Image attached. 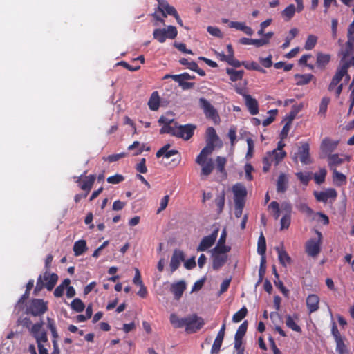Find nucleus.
<instances>
[{
	"label": "nucleus",
	"mask_w": 354,
	"mask_h": 354,
	"mask_svg": "<svg viewBox=\"0 0 354 354\" xmlns=\"http://www.w3.org/2000/svg\"><path fill=\"white\" fill-rule=\"evenodd\" d=\"M336 351L339 354H349L343 339H339V341L336 342Z\"/></svg>",
	"instance_id": "nucleus-47"
},
{
	"label": "nucleus",
	"mask_w": 354,
	"mask_h": 354,
	"mask_svg": "<svg viewBox=\"0 0 354 354\" xmlns=\"http://www.w3.org/2000/svg\"><path fill=\"white\" fill-rule=\"evenodd\" d=\"M30 292L25 291L24 294L19 298L18 300L15 308H18L19 310L24 308V304L25 301L29 297Z\"/></svg>",
	"instance_id": "nucleus-56"
},
{
	"label": "nucleus",
	"mask_w": 354,
	"mask_h": 354,
	"mask_svg": "<svg viewBox=\"0 0 354 354\" xmlns=\"http://www.w3.org/2000/svg\"><path fill=\"white\" fill-rule=\"evenodd\" d=\"M158 3V10L162 13L164 17L167 15L174 16L176 12V8L169 5L167 0H157Z\"/></svg>",
	"instance_id": "nucleus-16"
},
{
	"label": "nucleus",
	"mask_w": 354,
	"mask_h": 354,
	"mask_svg": "<svg viewBox=\"0 0 354 354\" xmlns=\"http://www.w3.org/2000/svg\"><path fill=\"white\" fill-rule=\"evenodd\" d=\"M337 142H332L330 139L324 138L321 144L322 153H320V158H324L330 152L333 151L337 147Z\"/></svg>",
	"instance_id": "nucleus-17"
},
{
	"label": "nucleus",
	"mask_w": 354,
	"mask_h": 354,
	"mask_svg": "<svg viewBox=\"0 0 354 354\" xmlns=\"http://www.w3.org/2000/svg\"><path fill=\"white\" fill-rule=\"evenodd\" d=\"M124 180V177L121 174H115L114 176H109L107 178V182L111 184H118Z\"/></svg>",
	"instance_id": "nucleus-54"
},
{
	"label": "nucleus",
	"mask_w": 354,
	"mask_h": 354,
	"mask_svg": "<svg viewBox=\"0 0 354 354\" xmlns=\"http://www.w3.org/2000/svg\"><path fill=\"white\" fill-rule=\"evenodd\" d=\"M227 55L223 53V61L227 62L230 65L234 68L240 67V61L236 59L234 57V50L232 45L227 46Z\"/></svg>",
	"instance_id": "nucleus-20"
},
{
	"label": "nucleus",
	"mask_w": 354,
	"mask_h": 354,
	"mask_svg": "<svg viewBox=\"0 0 354 354\" xmlns=\"http://www.w3.org/2000/svg\"><path fill=\"white\" fill-rule=\"evenodd\" d=\"M330 60V55L328 54H324L322 53H317V65L321 68H324L325 66L329 63Z\"/></svg>",
	"instance_id": "nucleus-28"
},
{
	"label": "nucleus",
	"mask_w": 354,
	"mask_h": 354,
	"mask_svg": "<svg viewBox=\"0 0 354 354\" xmlns=\"http://www.w3.org/2000/svg\"><path fill=\"white\" fill-rule=\"evenodd\" d=\"M295 10V5L290 4L282 12V15L286 17L288 20H290L293 17Z\"/></svg>",
	"instance_id": "nucleus-48"
},
{
	"label": "nucleus",
	"mask_w": 354,
	"mask_h": 354,
	"mask_svg": "<svg viewBox=\"0 0 354 354\" xmlns=\"http://www.w3.org/2000/svg\"><path fill=\"white\" fill-rule=\"evenodd\" d=\"M319 299L317 295L312 294L306 299V305L310 313L316 311L319 308Z\"/></svg>",
	"instance_id": "nucleus-24"
},
{
	"label": "nucleus",
	"mask_w": 354,
	"mask_h": 354,
	"mask_svg": "<svg viewBox=\"0 0 354 354\" xmlns=\"http://www.w3.org/2000/svg\"><path fill=\"white\" fill-rule=\"evenodd\" d=\"M71 306L73 310L77 313L82 312L85 308L84 304L79 298L74 299L71 304Z\"/></svg>",
	"instance_id": "nucleus-40"
},
{
	"label": "nucleus",
	"mask_w": 354,
	"mask_h": 354,
	"mask_svg": "<svg viewBox=\"0 0 354 354\" xmlns=\"http://www.w3.org/2000/svg\"><path fill=\"white\" fill-rule=\"evenodd\" d=\"M170 322L176 328H185V332L189 334L197 332L204 325L203 319L196 315L180 318L175 314H171Z\"/></svg>",
	"instance_id": "nucleus-2"
},
{
	"label": "nucleus",
	"mask_w": 354,
	"mask_h": 354,
	"mask_svg": "<svg viewBox=\"0 0 354 354\" xmlns=\"http://www.w3.org/2000/svg\"><path fill=\"white\" fill-rule=\"evenodd\" d=\"M232 192L234 193V204L245 203V198L247 196L248 192L243 185L241 183L234 185L232 187Z\"/></svg>",
	"instance_id": "nucleus-10"
},
{
	"label": "nucleus",
	"mask_w": 354,
	"mask_h": 354,
	"mask_svg": "<svg viewBox=\"0 0 354 354\" xmlns=\"http://www.w3.org/2000/svg\"><path fill=\"white\" fill-rule=\"evenodd\" d=\"M178 35L177 28L171 25L164 28H156L153 30V39L160 43H164L167 39H174Z\"/></svg>",
	"instance_id": "nucleus-4"
},
{
	"label": "nucleus",
	"mask_w": 354,
	"mask_h": 354,
	"mask_svg": "<svg viewBox=\"0 0 354 354\" xmlns=\"http://www.w3.org/2000/svg\"><path fill=\"white\" fill-rule=\"evenodd\" d=\"M126 155H127V153H124V152L117 153V154H112V155L108 156L106 158H104V160H107L109 162H116V161L119 160L120 158L125 157Z\"/></svg>",
	"instance_id": "nucleus-53"
},
{
	"label": "nucleus",
	"mask_w": 354,
	"mask_h": 354,
	"mask_svg": "<svg viewBox=\"0 0 354 354\" xmlns=\"http://www.w3.org/2000/svg\"><path fill=\"white\" fill-rule=\"evenodd\" d=\"M247 144H248V152L245 156V158L248 160L252 158L254 150V141L252 138H247Z\"/></svg>",
	"instance_id": "nucleus-45"
},
{
	"label": "nucleus",
	"mask_w": 354,
	"mask_h": 354,
	"mask_svg": "<svg viewBox=\"0 0 354 354\" xmlns=\"http://www.w3.org/2000/svg\"><path fill=\"white\" fill-rule=\"evenodd\" d=\"M302 107H303V105L301 104L298 106H295V105L293 106L292 107V110H291L290 113L286 118V120H287L286 122L292 124V120L295 118L297 113L301 111Z\"/></svg>",
	"instance_id": "nucleus-39"
},
{
	"label": "nucleus",
	"mask_w": 354,
	"mask_h": 354,
	"mask_svg": "<svg viewBox=\"0 0 354 354\" xmlns=\"http://www.w3.org/2000/svg\"><path fill=\"white\" fill-rule=\"evenodd\" d=\"M53 259L52 254H48L45 259L46 272L44 275L40 274L37 280L36 286L33 293L37 295L45 286L48 291L53 289L58 281V275L55 273L50 274L49 270Z\"/></svg>",
	"instance_id": "nucleus-3"
},
{
	"label": "nucleus",
	"mask_w": 354,
	"mask_h": 354,
	"mask_svg": "<svg viewBox=\"0 0 354 354\" xmlns=\"http://www.w3.org/2000/svg\"><path fill=\"white\" fill-rule=\"evenodd\" d=\"M269 208H271L274 211V217L277 220L280 216L279 204L277 201H272L269 205Z\"/></svg>",
	"instance_id": "nucleus-57"
},
{
	"label": "nucleus",
	"mask_w": 354,
	"mask_h": 354,
	"mask_svg": "<svg viewBox=\"0 0 354 354\" xmlns=\"http://www.w3.org/2000/svg\"><path fill=\"white\" fill-rule=\"evenodd\" d=\"M257 251L259 254H266V239L262 232L261 233L259 237Z\"/></svg>",
	"instance_id": "nucleus-42"
},
{
	"label": "nucleus",
	"mask_w": 354,
	"mask_h": 354,
	"mask_svg": "<svg viewBox=\"0 0 354 354\" xmlns=\"http://www.w3.org/2000/svg\"><path fill=\"white\" fill-rule=\"evenodd\" d=\"M171 145L170 144H166L162 147H161L157 152H156V157L160 158L163 156L164 158L168 159L171 158L173 156L177 155L176 158H174L172 160V162H175L176 165L178 164L181 160L180 155L178 150L176 149H171L169 150Z\"/></svg>",
	"instance_id": "nucleus-9"
},
{
	"label": "nucleus",
	"mask_w": 354,
	"mask_h": 354,
	"mask_svg": "<svg viewBox=\"0 0 354 354\" xmlns=\"http://www.w3.org/2000/svg\"><path fill=\"white\" fill-rule=\"evenodd\" d=\"M48 310V302L42 299H32L29 301L27 313L33 316H41Z\"/></svg>",
	"instance_id": "nucleus-6"
},
{
	"label": "nucleus",
	"mask_w": 354,
	"mask_h": 354,
	"mask_svg": "<svg viewBox=\"0 0 354 354\" xmlns=\"http://www.w3.org/2000/svg\"><path fill=\"white\" fill-rule=\"evenodd\" d=\"M218 230H215L210 235L205 236L197 248V251H205L215 243Z\"/></svg>",
	"instance_id": "nucleus-13"
},
{
	"label": "nucleus",
	"mask_w": 354,
	"mask_h": 354,
	"mask_svg": "<svg viewBox=\"0 0 354 354\" xmlns=\"http://www.w3.org/2000/svg\"><path fill=\"white\" fill-rule=\"evenodd\" d=\"M328 165L331 169H334V166L339 165L343 162V159L340 158L338 154L328 155Z\"/></svg>",
	"instance_id": "nucleus-41"
},
{
	"label": "nucleus",
	"mask_w": 354,
	"mask_h": 354,
	"mask_svg": "<svg viewBox=\"0 0 354 354\" xmlns=\"http://www.w3.org/2000/svg\"><path fill=\"white\" fill-rule=\"evenodd\" d=\"M296 176L301 183L306 185H308L310 179L309 174H304L302 172L296 173Z\"/></svg>",
	"instance_id": "nucleus-63"
},
{
	"label": "nucleus",
	"mask_w": 354,
	"mask_h": 354,
	"mask_svg": "<svg viewBox=\"0 0 354 354\" xmlns=\"http://www.w3.org/2000/svg\"><path fill=\"white\" fill-rule=\"evenodd\" d=\"M135 149H136V151L133 153V156L141 154L145 150V145H140L138 141H134L131 145L128 147V149L133 150Z\"/></svg>",
	"instance_id": "nucleus-43"
},
{
	"label": "nucleus",
	"mask_w": 354,
	"mask_h": 354,
	"mask_svg": "<svg viewBox=\"0 0 354 354\" xmlns=\"http://www.w3.org/2000/svg\"><path fill=\"white\" fill-rule=\"evenodd\" d=\"M86 242L85 240H79L74 243L73 252L75 256L82 255L86 250Z\"/></svg>",
	"instance_id": "nucleus-29"
},
{
	"label": "nucleus",
	"mask_w": 354,
	"mask_h": 354,
	"mask_svg": "<svg viewBox=\"0 0 354 354\" xmlns=\"http://www.w3.org/2000/svg\"><path fill=\"white\" fill-rule=\"evenodd\" d=\"M317 41V37L315 35H310L305 43V48L306 50H311L313 49L315 46L316 45Z\"/></svg>",
	"instance_id": "nucleus-46"
},
{
	"label": "nucleus",
	"mask_w": 354,
	"mask_h": 354,
	"mask_svg": "<svg viewBox=\"0 0 354 354\" xmlns=\"http://www.w3.org/2000/svg\"><path fill=\"white\" fill-rule=\"evenodd\" d=\"M221 267V236L214 249L213 268L218 270Z\"/></svg>",
	"instance_id": "nucleus-19"
},
{
	"label": "nucleus",
	"mask_w": 354,
	"mask_h": 354,
	"mask_svg": "<svg viewBox=\"0 0 354 354\" xmlns=\"http://www.w3.org/2000/svg\"><path fill=\"white\" fill-rule=\"evenodd\" d=\"M297 207L299 211L304 213H306L308 216L313 214V211L310 208L306 203H299L297 205Z\"/></svg>",
	"instance_id": "nucleus-59"
},
{
	"label": "nucleus",
	"mask_w": 354,
	"mask_h": 354,
	"mask_svg": "<svg viewBox=\"0 0 354 354\" xmlns=\"http://www.w3.org/2000/svg\"><path fill=\"white\" fill-rule=\"evenodd\" d=\"M245 104L251 115H254L259 113L258 102L250 95H243Z\"/></svg>",
	"instance_id": "nucleus-18"
},
{
	"label": "nucleus",
	"mask_w": 354,
	"mask_h": 354,
	"mask_svg": "<svg viewBox=\"0 0 354 354\" xmlns=\"http://www.w3.org/2000/svg\"><path fill=\"white\" fill-rule=\"evenodd\" d=\"M347 37L348 41L346 43V49L342 52L343 57L341 59V62H344L347 57L354 53V34H350V32H348Z\"/></svg>",
	"instance_id": "nucleus-23"
},
{
	"label": "nucleus",
	"mask_w": 354,
	"mask_h": 354,
	"mask_svg": "<svg viewBox=\"0 0 354 354\" xmlns=\"http://www.w3.org/2000/svg\"><path fill=\"white\" fill-rule=\"evenodd\" d=\"M333 180L337 186H341L346 181V177L344 174L337 171L336 169H333Z\"/></svg>",
	"instance_id": "nucleus-35"
},
{
	"label": "nucleus",
	"mask_w": 354,
	"mask_h": 354,
	"mask_svg": "<svg viewBox=\"0 0 354 354\" xmlns=\"http://www.w3.org/2000/svg\"><path fill=\"white\" fill-rule=\"evenodd\" d=\"M326 175V170L325 169H322L320 170V175L317 174H315L314 178L316 183L320 185L324 182L325 177Z\"/></svg>",
	"instance_id": "nucleus-55"
},
{
	"label": "nucleus",
	"mask_w": 354,
	"mask_h": 354,
	"mask_svg": "<svg viewBox=\"0 0 354 354\" xmlns=\"http://www.w3.org/2000/svg\"><path fill=\"white\" fill-rule=\"evenodd\" d=\"M219 140L214 128L210 127L206 130L205 147L201 150L196 158V163L201 167V177L209 176L214 169V162L212 158H208L211 155Z\"/></svg>",
	"instance_id": "nucleus-1"
},
{
	"label": "nucleus",
	"mask_w": 354,
	"mask_h": 354,
	"mask_svg": "<svg viewBox=\"0 0 354 354\" xmlns=\"http://www.w3.org/2000/svg\"><path fill=\"white\" fill-rule=\"evenodd\" d=\"M95 179L96 176L94 174H90L89 176H85L83 179L82 175L79 177H77L75 182L78 184L79 187L82 190L89 193L93 187Z\"/></svg>",
	"instance_id": "nucleus-11"
},
{
	"label": "nucleus",
	"mask_w": 354,
	"mask_h": 354,
	"mask_svg": "<svg viewBox=\"0 0 354 354\" xmlns=\"http://www.w3.org/2000/svg\"><path fill=\"white\" fill-rule=\"evenodd\" d=\"M198 103L199 107L203 111L206 118L212 120L214 123H218L220 117L214 106L204 97H201Z\"/></svg>",
	"instance_id": "nucleus-5"
},
{
	"label": "nucleus",
	"mask_w": 354,
	"mask_h": 354,
	"mask_svg": "<svg viewBox=\"0 0 354 354\" xmlns=\"http://www.w3.org/2000/svg\"><path fill=\"white\" fill-rule=\"evenodd\" d=\"M310 147L308 142H304L301 147H299L298 152L295 153L292 157V160L295 163L298 162V156H299L300 161L304 165H309L312 163L310 155Z\"/></svg>",
	"instance_id": "nucleus-8"
},
{
	"label": "nucleus",
	"mask_w": 354,
	"mask_h": 354,
	"mask_svg": "<svg viewBox=\"0 0 354 354\" xmlns=\"http://www.w3.org/2000/svg\"><path fill=\"white\" fill-rule=\"evenodd\" d=\"M221 347V329L218 331L217 336L212 346L211 354H218Z\"/></svg>",
	"instance_id": "nucleus-36"
},
{
	"label": "nucleus",
	"mask_w": 354,
	"mask_h": 354,
	"mask_svg": "<svg viewBox=\"0 0 354 354\" xmlns=\"http://www.w3.org/2000/svg\"><path fill=\"white\" fill-rule=\"evenodd\" d=\"M179 62L183 65L186 66L187 68L193 71L195 70L197 68V63L194 61H189L186 58H181L179 60Z\"/></svg>",
	"instance_id": "nucleus-52"
},
{
	"label": "nucleus",
	"mask_w": 354,
	"mask_h": 354,
	"mask_svg": "<svg viewBox=\"0 0 354 354\" xmlns=\"http://www.w3.org/2000/svg\"><path fill=\"white\" fill-rule=\"evenodd\" d=\"M243 66L245 68L248 70H254L257 71H260L261 73H266V71L260 67L259 64L255 62H252L251 63L247 62H240V66Z\"/></svg>",
	"instance_id": "nucleus-38"
},
{
	"label": "nucleus",
	"mask_w": 354,
	"mask_h": 354,
	"mask_svg": "<svg viewBox=\"0 0 354 354\" xmlns=\"http://www.w3.org/2000/svg\"><path fill=\"white\" fill-rule=\"evenodd\" d=\"M331 332L335 342L339 341V339H343L335 322H333Z\"/></svg>",
	"instance_id": "nucleus-62"
},
{
	"label": "nucleus",
	"mask_w": 354,
	"mask_h": 354,
	"mask_svg": "<svg viewBox=\"0 0 354 354\" xmlns=\"http://www.w3.org/2000/svg\"><path fill=\"white\" fill-rule=\"evenodd\" d=\"M321 243L311 239L306 243V252L308 256L316 257L321 250Z\"/></svg>",
	"instance_id": "nucleus-14"
},
{
	"label": "nucleus",
	"mask_w": 354,
	"mask_h": 354,
	"mask_svg": "<svg viewBox=\"0 0 354 354\" xmlns=\"http://www.w3.org/2000/svg\"><path fill=\"white\" fill-rule=\"evenodd\" d=\"M43 322L34 324L30 329V334L38 344L48 343L47 333L43 329Z\"/></svg>",
	"instance_id": "nucleus-7"
},
{
	"label": "nucleus",
	"mask_w": 354,
	"mask_h": 354,
	"mask_svg": "<svg viewBox=\"0 0 354 354\" xmlns=\"http://www.w3.org/2000/svg\"><path fill=\"white\" fill-rule=\"evenodd\" d=\"M136 170L140 174H146L147 172V167L146 166V159L141 158L140 162L136 164Z\"/></svg>",
	"instance_id": "nucleus-50"
},
{
	"label": "nucleus",
	"mask_w": 354,
	"mask_h": 354,
	"mask_svg": "<svg viewBox=\"0 0 354 354\" xmlns=\"http://www.w3.org/2000/svg\"><path fill=\"white\" fill-rule=\"evenodd\" d=\"M286 326L291 328L292 330L296 332H301V329L299 326H298L292 319L290 315L286 316Z\"/></svg>",
	"instance_id": "nucleus-44"
},
{
	"label": "nucleus",
	"mask_w": 354,
	"mask_h": 354,
	"mask_svg": "<svg viewBox=\"0 0 354 354\" xmlns=\"http://www.w3.org/2000/svg\"><path fill=\"white\" fill-rule=\"evenodd\" d=\"M186 289V283L184 281H180L171 286L170 290L174 294V298L178 300Z\"/></svg>",
	"instance_id": "nucleus-21"
},
{
	"label": "nucleus",
	"mask_w": 354,
	"mask_h": 354,
	"mask_svg": "<svg viewBox=\"0 0 354 354\" xmlns=\"http://www.w3.org/2000/svg\"><path fill=\"white\" fill-rule=\"evenodd\" d=\"M179 124L176 122H174L172 124L163 125L160 130V134L168 133L173 136L178 137Z\"/></svg>",
	"instance_id": "nucleus-25"
},
{
	"label": "nucleus",
	"mask_w": 354,
	"mask_h": 354,
	"mask_svg": "<svg viewBox=\"0 0 354 354\" xmlns=\"http://www.w3.org/2000/svg\"><path fill=\"white\" fill-rule=\"evenodd\" d=\"M248 328V322L245 321L238 328L235 337L237 339H243Z\"/></svg>",
	"instance_id": "nucleus-51"
},
{
	"label": "nucleus",
	"mask_w": 354,
	"mask_h": 354,
	"mask_svg": "<svg viewBox=\"0 0 354 354\" xmlns=\"http://www.w3.org/2000/svg\"><path fill=\"white\" fill-rule=\"evenodd\" d=\"M278 150L274 149L272 151L267 153V155L273 160L275 161V164L278 165L286 156V153L284 151L277 152Z\"/></svg>",
	"instance_id": "nucleus-32"
},
{
	"label": "nucleus",
	"mask_w": 354,
	"mask_h": 354,
	"mask_svg": "<svg viewBox=\"0 0 354 354\" xmlns=\"http://www.w3.org/2000/svg\"><path fill=\"white\" fill-rule=\"evenodd\" d=\"M223 23H228L230 28H236V30H242L243 26L245 23L230 21L228 19H223Z\"/></svg>",
	"instance_id": "nucleus-58"
},
{
	"label": "nucleus",
	"mask_w": 354,
	"mask_h": 354,
	"mask_svg": "<svg viewBox=\"0 0 354 354\" xmlns=\"http://www.w3.org/2000/svg\"><path fill=\"white\" fill-rule=\"evenodd\" d=\"M272 160L266 154V156H265L263 158V171L264 172H268L270 170V167L271 165V162Z\"/></svg>",
	"instance_id": "nucleus-64"
},
{
	"label": "nucleus",
	"mask_w": 354,
	"mask_h": 354,
	"mask_svg": "<svg viewBox=\"0 0 354 354\" xmlns=\"http://www.w3.org/2000/svg\"><path fill=\"white\" fill-rule=\"evenodd\" d=\"M275 249L277 251L280 263L283 266L286 267V263H291L292 259H291L290 257L288 255V254L285 250H281L279 247H277Z\"/></svg>",
	"instance_id": "nucleus-31"
},
{
	"label": "nucleus",
	"mask_w": 354,
	"mask_h": 354,
	"mask_svg": "<svg viewBox=\"0 0 354 354\" xmlns=\"http://www.w3.org/2000/svg\"><path fill=\"white\" fill-rule=\"evenodd\" d=\"M290 224V216L284 215L281 219V230L288 229Z\"/></svg>",
	"instance_id": "nucleus-61"
},
{
	"label": "nucleus",
	"mask_w": 354,
	"mask_h": 354,
	"mask_svg": "<svg viewBox=\"0 0 354 354\" xmlns=\"http://www.w3.org/2000/svg\"><path fill=\"white\" fill-rule=\"evenodd\" d=\"M295 78L299 79V80L297 82L296 84L297 86H301L308 84L313 79H315V76L312 74H296L295 75Z\"/></svg>",
	"instance_id": "nucleus-34"
},
{
	"label": "nucleus",
	"mask_w": 354,
	"mask_h": 354,
	"mask_svg": "<svg viewBox=\"0 0 354 354\" xmlns=\"http://www.w3.org/2000/svg\"><path fill=\"white\" fill-rule=\"evenodd\" d=\"M160 98L158 91H154L151 95L148 102V106L152 111H157L160 106Z\"/></svg>",
	"instance_id": "nucleus-26"
},
{
	"label": "nucleus",
	"mask_w": 354,
	"mask_h": 354,
	"mask_svg": "<svg viewBox=\"0 0 354 354\" xmlns=\"http://www.w3.org/2000/svg\"><path fill=\"white\" fill-rule=\"evenodd\" d=\"M288 179L284 174H281L278 178L277 183V191L283 193L287 189Z\"/></svg>",
	"instance_id": "nucleus-30"
},
{
	"label": "nucleus",
	"mask_w": 354,
	"mask_h": 354,
	"mask_svg": "<svg viewBox=\"0 0 354 354\" xmlns=\"http://www.w3.org/2000/svg\"><path fill=\"white\" fill-rule=\"evenodd\" d=\"M184 261V252L178 249L174 250L169 263L171 272H175L180 267L181 262Z\"/></svg>",
	"instance_id": "nucleus-12"
},
{
	"label": "nucleus",
	"mask_w": 354,
	"mask_h": 354,
	"mask_svg": "<svg viewBox=\"0 0 354 354\" xmlns=\"http://www.w3.org/2000/svg\"><path fill=\"white\" fill-rule=\"evenodd\" d=\"M71 283L69 279H65L60 285H59L54 290V296L55 297H61L64 295V290Z\"/></svg>",
	"instance_id": "nucleus-33"
},
{
	"label": "nucleus",
	"mask_w": 354,
	"mask_h": 354,
	"mask_svg": "<svg viewBox=\"0 0 354 354\" xmlns=\"http://www.w3.org/2000/svg\"><path fill=\"white\" fill-rule=\"evenodd\" d=\"M226 73L230 77V80L232 82H236L238 80H241L243 79V76L244 75V71L240 70L236 71L234 68H227Z\"/></svg>",
	"instance_id": "nucleus-27"
},
{
	"label": "nucleus",
	"mask_w": 354,
	"mask_h": 354,
	"mask_svg": "<svg viewBox=\"0 0 354 354\" xmlns=\"http://www.w3.org/2000/svg\"><path fill=\"white\" fill-rule=\"evenodd\" d=\"M169 200V196L165 195L160 201V207L157 210V214L160 213L163 211L167 206Z\"/></svg>",
	"instance_id": "nucleus-60"
},
{
	"label": "nucleus",
	"mask_w": 354,
	"mask_h": 354,
	"mask_svg": "<svg viewBox=\"0 0 354 354\" xmlns=\"http://www.w3.org/2000/svg\"><path fill=\"white\" fill-rule=\"evenodd\" d=\"M345 75H347V70L346 69V66H339L337 68L332 80L339 84Z\"/></svg>",
	"instance_id": "nucleus-37"
},
{
	"label": "nucleus",
	"mask_w": 354,
	"mask_h": 354,
	"mask_svg": "<svg viewBox=\"0 0 354 354\" xmlns=\"http://www.w3.org/2000/svg\"><path fill=\"white\" fill-rule=\"evenodd\" d=\"M248 313V310L245 307H243L239 311L236 313L233 316V321L234 322H239L242 320Z\"/></svg>",
	"instance_id": "nucleus-49"
},
{
	"label": "nucleus",
	"mask_w": 354,
	"mask_h": 354,
	"mask_svg": "<svg viewBox=\"0 0 354 354\" xmlns=\"http://www.w3.org/2000/svg\"><path fill=\"white\" fill-rule=\"evenodd\" d=\"M195 128L194 125L190 124L185 125L179 124L177 138L188 140L193 136Z\"/></svg>",
	"instance_id": "nucleus-15"
},
{
	"label": "nucleus",
	"mask_w": 354,
	"mask_h": 354,
	"mask_svg": "<svg viewBox=\"0 0 354 354\" xmlns=\"http://www.w3.org/2000/svg\"><path fill=\"white\" fill-rule=\"evenodd\" d=\"M314 196L318 201L326 203L328 198H335L337 196V192L334 189H328L326 192H315Z\"/></svg>",
	"instance_id": "nucleus-22"
}]
</instances>
